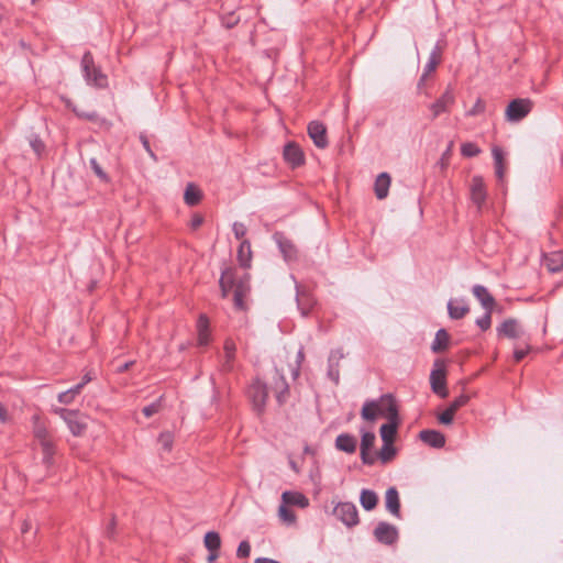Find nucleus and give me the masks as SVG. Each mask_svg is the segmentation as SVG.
Returning a JSON list of instances; mask_svg holds the SVG:
<instances>
[{"label": "nucleus", "mask_w": 563, "mask_h": 563, "mask_svg": "<svg viewBox=\"0 0 563 563\" xmlns=\"http://www.w3.org/2000/svg\"><path fill=\"white\" fill-rule=\"evenodd\" d=\"M249 275L239 276L236 269H225L220 278V287L222 296L227 297L230 290H233L234 306L243 310L245 309L244 298L250 291Z\"/></svg>", "instance_id": "f257e3e1"}, {"label": "nucleus", "mask_w": 563, "mask_h": 563, "mask_svg": "<svg viewBox=\"0 0 563 563\" xmlns=\"http://www.w3.org/2000/svg\"><path fill=\"white\" fill-rule=\"evenodd\" d=\"M33 435L41 448L43 463L46 467H51L54 463V455L56 452L55 443L46 423L38 416L33 417Z\"/></svg>", "instance_id": "f03ea898"}, {"label": "nucleus", "mask_w": 563, "mask_h": 563, "mask_svg": "<svg viewBox=\"0 0 563 563\" xmlns=\"http://www.w3.org/2000/svg\"><path fill=\"white\" fill-rule=\"evenodd\" d=\"M362 417L369 421H374L378 417L395 421L397 419L395 400L390 395H385L378 401L366 402L362 409Z\"/></svg>", "instance_id": "7ed1b4c3"}, {"label": "nucleus", "mask_w": 563, "mask_h": 563, "mask_svg": "<svg viewBox=\"0 0 563 563\" xmlns=\"http://www.w3.org/2000/svg\"><path fill=\"white\" fill-rule=\"evenodd\" d=\"M54 412L58 415L68 426L70 432L75 437H82L87 430V417L78 410H68L64 408H56Z\"/></svg>", "instance_id": "20e7f679"}, {"label": "nucleus", "mask_w": 563, "mask_h": 563, "mask_svg": "<svg viewBox=\"0 0 563 563\" xmlns=\"http://www.w3.org/2000/svg\"><path fill=\"white\" fill-rule=\"evenodd\" d=\"M532 102L529 99H516L506 109V118L510 122H518L529 114Z\"/></svg>", "instance_id": "39448f33"}, {"label": "nucleus", "mask_w": 563, "mask_h": 563, "mask_svg": "<svg viewBox=\"0 0 563 563\" xmlns=\"http://www.w3.org/2000/svg\"><path fill=\"white\" fill-rule=\"evenodd\" d=\"M249 397L254 410L261 413L264 410L267 400L266 386L260 380H255L249 388Z\"/></svg>", "instance_id": "423d86ee"}, {"label": "nucleus", "mask_w": 563, "mask_h": 563, "mask_svg": "<svg viewBox=\"0 0 563 563\" xmlns=\"http://www.w3.org/2000/svg\"><path fill=\"white\" fill-rule=\"evenodd\" d=\"M334 515L347 527L358 523L357 509L352 503H341L334 508Z\"/></svg>", "instance_id": "0eeeda50"}, {"label": "nucleus", "mask_w": 563, "mask_h": 563, "mask_svg": "<svg viewBox=\"0 0 563 563\" xmlns=\"http://www.w3.org/2000/svg\"><path fill=\"white\" fill-rule=\"evenodd\" d=\"M430 383L432 390L442 398L448 396L445 369L442 364L437 363L430 374Z\"/></svg>", "instance_id": "6e6552de"}, {"label": "nucleus", "mask_w": 563, "mask_h": 563, "mask_svg": "<svg viewBox=\"0 0 563 563\" xmlns=\"http://www.w3.org/2000/svg\"><path fill=\"white\" fill-rule=\"evenodd\" d=\"M308 134L317 147L325 148L328 146L327 128L323 123L319 121L310 122Z\"/></svg>", "instance_id": "1a4fd4ad"}, {"label": "nucleus", "mask_w": 563, "mask_h": 563, "mask_svg": "<svg viewBox=\"0 0 563 563\" xmlns=\"http://www.w3.org/2000/svg\"><path fill=\"white\" fill-rule=\"evenodd\" d=\"M470 195L472 201L478 207L482 208L486 200V186L481 176H474L471 180L470 185Z\"/></svg>", "instance_id": "9d476101"}, {"label": "nucleus", "mask_w": 563, "mask_h": 563, "mask_svg": "<svg viewBox=\"0 0 563 563\" xmlns=\"http://www.w3.org/2000/svg\"><path fill=\"white\" fill-rule=\"evenodd\" d=\"M374 536L377 541L385 544H391L397 540L398 531L394 526L386 522H380L375 528Z\"/></svg>", "instance_id": "9b49d317"}, {"label": "nucleus", "mask_w": 563, "mask_h": 563, "mask_svg": "<svg viewBox=\"0 0 563 563\" xmlns=\"http://www.w3.org/2000/svg\"><path fill=\"white\" fill-rule=\"evenodd\" d=\"M284 158L292 167L300 166L305 162V155L299 145L288 143L284 148Z\"/></svg>", "instance_id": "f8f14e48"}, {"label": "nucleus", "mask_w": 563, "mask_h": 563, "mask_svg": "<svg viewBox=\"0 0 563 563\" xmlns=\"http://www.w3.org/2000/svg\"><path fill=\"white\" fill-rule=\"evenodd\" d=\"M375 434L373 432H363L362 441H361V457L364 463L373 464L375 461L374 455L371 453L375 444Z\"/></svg>", "instance_id": "ddd939ff"}, {"label": "nucleus", "mask_w": 563, "mask_h": 563, "mask_svg": "<svg viewBox=\"0 0 563 563\" xmlns=\"http://www.w3.org/2000/svg\"><path fill=\"white\" fill-rule=\"evenodd\" d=\"M498 334L509 339H517L523 334L522 328L516 319L505 320L500 327L497 328Z\"/></svg>", "instance_id": "4468645a"}, {"label": "nucleus", "mask_w": 563, "mask_h": 563, "mask_svg": "<svg viewBox=\"0 0 563 563\" xmlns=\"http://www.w3.org/2000/svg\"><path fill=\"white\" fill-rule=\"evenodd\" d=\"M282 500L285 505L298 506L300 508L309 506V499L299 492H284Z\"/></svg>", "instance_id": "2eb2a0df"}, {"label": "nucleus", "mask_w": 563, "mask_h": 563, "mask_svg": "<svg viewBox=\"0 0 563 563\" xmlns=\"http://www.w3.org/2000/svg\"><path fill=\"white\" fill-rule=\"evenodd\" d=\"M385 505L387 510L394 516H399L400 512V500L399 494L395 487L387 489L385 494Z\"/></svg>", "instance_id": "dca6fc26"}, {"label": "nucleus", "mask_w": 563, "mask_h": 563, "mask_svg": "<svg viewBox=\"0 0 563 563\" xmlns=\"http://www.w3.org/2000/svg\"><path fill=\"white\" fill-rule=\"evenodd\" d=\"M420 439L433 446V448H442L445 443V438L444 435L439 432V431H435V430H423L420 432Z\"/></svg>", "instance_id": "f3484780"}, {"label": "nucleus", "mask_w": 563, "mask_h": 563, "mask_svg": "<svg viewBox=\"0 0 563 563\" xmlns=\"http://www.w3.org/2000/svg\"><path fill=\"white\" fill-rule=\"evenodd\" d=\"M273 390L275 393L277 401L279 404L285 402L289 393V388L284 376L280 375L279 373L276 374V377L274 379Z\"/></svg>", "instance_id": "a211bd4d"}, {"label": "nucleus", "mask_w": 563, "mask_h": 563, "mask_svg": "<svg viewBox=\"0 0 563 563\" xmlns=\"http://www.w3.org/2000/svg\"><path fill=\"white\" fill-rule=\"evenodd\" d=\"M344 358V353L341 349L334 350L329 356V375L338 383L339 382V365Z\"/></svg>", "instance_id": "6ab92c4d"}, {"label": "nucleus", "mask_w": 563, "mask_h": 563, "mask_svg": "<svg viewBox=\"0 0 563 563\" xmlns=\"http://www.w3.org/2000/svg\"><path fill=\"white\" fill-rule=\"evenodd\" d=\"M473 295L478 299L482 303V306L486 310H493V307L495 306V299L493 296L488 292V290L481 285H476L473 287Z\"/></svg>", "instance_id": "aec40b11"}, {"label": "nucleus", "mask_w": 563, "mask_h": 563, "mask_svg": "<svg viewBox=\"0 0 563 563\" xmlns=\"http://www.w3.org/2000/svg\"><path fill=\"white\" fill-rule=\"evenodd\" d=\"M390 181V176L387 173H382L377 176L375 181V195L378 199L387 197Z\"/></svg>", "instance_id": "412c9836"}, {"label": "nucleus", "mask_w": 563, "mask_h": 563, "mask_svg": "<svg viewBox=\"0 0 563 563\" xmlns=\"http://www.w3.org/2000/svg\"><path fill=\"white\" fill-rule=\"evenodd\" d=\"M449 316L452 319H462L470 312L468 306L464 301L450 300L448 303Z\"/></svg>", "instance_id": "4be33fe9"}, {"label": "nucleus", "mask_w": 563, "mask_h": 563, "mask_svg": "<svg viewBox=\"0 0 563 563\" xmlns=\"http://www.w3.org/2000/svg\"><path fill=\"white\" fill-rule=\"evenodd\" d=\"M198 330V344L207 345L210 341L209 320L206 316L201 314L197 322Z\"/></svg>", "instance_id": "5701e85b"}, {"label": "nucleus", "mask_w": 563, "mask_h": 563, "mask_svg": "<svg viewBox=\"0 0 563 563\" xmlns=\"http://www.w3.org/2000/svg\"><path fill=\"white\" fill-rule=\"evenodd\" d=\"M236 346L235 343L228 339L224 343V362L222 368L230 372L233 368V361L235 358Z\"/></svg>", "instance_id": "b1692460"}, {"label": "nucleus", "mask_w": 563, "mask_h": 563, "mask_svg": "<svg viewBox=\"0 0 563 563\" xmlns=\"http://www.w3.org/2000/svg\"><path fill=\"white\" fill-rule=\"evenodd\" d=\"M335 445L340 451L354 453L356 450V439L350 434H340L335 440Z\"/></svg>", "instance_id": "393cba45"}, {"label": "nucleus", "mask_w": 563, "mask_h": 563, "mask_svg": "<svg viewBox=\"0 0 563 563\" xmlns=\"http://www.w3.org/2000/svg\"><path fill=\"white\" fill-rule=\"evenodd\" d=\"M202 198L201 190L194 184H188L185 190L184 200L188 206H196Z\"/></svg>", "instance_id": "a878e982"}, {"label": "nucleus", "mask_w": 563, "mask_h": 563, "mask_svg": "<svg viewBox=\"0 0 563 563\" xmlns=\"http://www.w3.org/2000/svg\"><path fill=\"white\" fill-rule=\"evenodd\" d=\"M544 265L552 273L560 272L563 267V254L555 252L547 255L544 257Z\"/></svg>", "instance_id": "bb28decb"}, {"label": "nucleus", "mask_w": 563, "mask_h": 563, "mask_svg": "<svg viewBox=\"0 0 563 563\" xmlns=\"http://www.w3.org/2000/svg\"><path fill=\"white\" fill-rule=\"evenodd\" d=\"M454 102V97L451 93H445L441 99L434 102L431 106V110L433 112V117L440 115L442 112H445L450 106Z\"/></svg>", "instance_id": "cd10ccee"}, {"label": "nucleus", "mask_w": 563, "mask_h": 563, "mask_svg": "<svg viewBox=\"0 0 563 563\" xmlns=\"http://www.w3.org/2000/svg\"><path fill=\"white\" fill-rule=\"evenodd\" d=\"M360 503L365 510H373L378 503V497L375 492L363 489L361 492Z\"/></svg>", "instance_id": "c85d7f7f"}, {"label": "nucleus", "mask_w": 563, "mask_h": 563, "mask_svg": "<svg viewBox=\"0 0 563 563\" xmlns=\"http://www.w3.org/2000/svg\"><path fill=\"white\" fill-rule=\"evenodd\" d=\"M238 258L240 262V265L243 267H249L252 258V250L251 244L249 241L244 240L241 242L239 251H238Z\"/></svg>", "instance_id": "c756f323"}, {"label": "nucleus", "mask_w": 563, "mask_h": 563, "mask_svg": "<svg viewBox=\"0 0 563 563\" xmlns=\"http://www.w3.org/2000/svg\"><path fill=\"white\" fill-rule=\"evenodd\" d=\"M449 340H450L449 333L445 330L440 329L437 332L434 341L432 343V346H431L432 351L438 353V352L446 350V347L449 345Z\"/></svg>", "instance_id": "7c9ffc66"}, {"label": "nucleus", "mask_w": 563, "mask_h": 563, "mask_svg": "<svg viewBox=\"0 0 563 563\" xmlns=\"http://www.w3.org/2000/svg\"><path fill=\"white\" fill-rule=\"evenodd\" d=\"M441 60H442V47L440 45H437L431 51L423 70H428V71L435 70L437 67L440 66Z\"/></svg>", "instance_id": "2f4dec72"}, {"label": "nucleus", "mask_w": 563, "mask_h": 563, "mask_svg": "<svg viewBox=\"0 0 563 563\" xmlns=\"http://www.w3.org/2000/svg\"><path fill=\"white\" fill-rule=\"evenodd\" d=\"M493 156H494V161H495L496 176L499 179H503V177L505 175V172H506V164H505V161H504V152H503V150L497 147V146H495L493 148Z\"/></svg>", "instance_id": "473e14b6"}, {"label": "nucleus", "mask_w": 563, "mask_h": 563, "mask_svg": "<svg viewBox=\"0 0 563 563\" xmlns=\"http://www.w3.org/2000/svg\"><path fill=\"white\" fill-rule=\"evenodd\" d=\"M84 388V384H78L75 387L60 393L58 395V401L64 405H70L74 402L75 398L81 393Z\"/></svg>", "instance_id": "72a5a7b5"}, {"label": "nucleus", "mask_w": 563, "mask_h": 563, "mask_svg": "<svg viewBox=\"0 0 563 563\" xmlns=\"http://www.w3.org/2000/svg\"><path fill=\"white\" fill-rule=\"evenodd\" d=\"M275 238L279 245L280 252L284 254V257L286 260H291L296 254L292 243L289 240L283 238L280 234H276Z\"/></svg>", "instance_id": "f704fd0d"}, {"label": "nucleus", "mask_w": 563, "mask_h": 563, "mask_svg": "<svg viewBox=\"0 0 563 563\" xmlns=\"http://www.w3.org/2000/svg\"><path fill=\"white\" fill-rule=\"evenodd\" d=\"M397 432V423L395 421H389V423L383 424L380 427V437L384 443H393Z\"/></svg>", "instance_id": "c9c22d12"}, {"label": "nucleus", "mask_w": 563, "mask_h": 563, "mask_svg": "<svg viewBox=\"0 0 563 563\" xmlns=\"http://www.w3.org/2000/svg\"><path fill=\"white\" fill-rule=\"evenodd\" d=\"M203 543L208 551L219 550L221 547V538L218 532L209 531L205 534Z\"/></svg>", "instance_id": "e433bc0d"}, {"label": "nucleus", "mask_w": 563, "mask_h": 563, "mask_svg": "<svg viewBox=\"0 0 563 563\" xmlns=\"http://www.w3.org/2000/svg\"><path fill=\"white\" fill-rule=\"evenodd\" d=\"M86 81L91 86L103 87L107 85V76L104 73H86Z\"/></svg>", "instance_id": "4c0bfd02"}, {"label": "nucleus", "mask_w": 563, "mask_h": 563, "mask_svg": "<svg viewBox=\"0 0 563 563\" xmlns=\"http://www.w3.org/2000/svg\"><path fill=\"white\" fill-rule=\"evenodd\" d=\"M278 516L280 520L287 525H294L296 522V515L294 511L287 508V505L283 503L278 509Z\"/></svg>", "instance_id": "58836bf2"}, {"label": "nucleus", "mask_w": 563, "mask_h": 563, "mask_svg": "<svg viewBox=\"0 0 563 563\" xmlns=\"http://www.w3.org/2000/svg\"><path fill=\"white\" fill-rule=\"evenodd\" d=\"M396 454L395 448L393 446V443H384L379 451V457L382 462L387 463L394 459Z\"/></svg>", "instance_id": "ea45409f"}, {"label": "nucleus", "mask_w": 563, "mask_h": 563, "mask_svg": "<svg viewBox=\"0 0 563 563\" xmlns=\"http://www.w3.org/2000/svg\"><path fill=\"white\" fill-rule=\"evenodd\" d=\"M305 354L302 350H299L295 356L294 362L290 364V372L294 378L299 376L300 365L303 361Z\"/></svg>", "instance_id": "a19ab883"}, {"label": "nucleus", "mask_w": 563, "mask_h": 563, "mask_svg": "<svg viewBox=\"0 0 563 563\" xmlns=\"http://www.w3.org/2000/svg\"><path fill=\"white\" fill-rule=\"evenodd\" d=\"M461 152L466 157H473V156L478 155L481 153V150L478 148V146L475 143L467 142V143L462 144Z\"/></svg>", "instance_id": "79ce46f5"}, {"label": "nucleus", "mask_w": 563, "mask_h": 563, "mask_svg": "<svg viewBox=\"0 0 563 563\" xmlns=\"http://www.w3.org/2000/svg\"><path fill=\"white\" fill-rule=\"evenodd\" d=\"M158 442L166 452H169L174 443V437L169 432H163L158 438Z\"/></svg>", "instance_id": "37998d69"}, {"label": "nucleus", "mask_w": 563, "mask_h": 563, "mask_svg": "<svg viewBox=\"0 0 563 563\" xmlns=\"http://www.w3.org/2000/svg\"><path fill=\"white\" fill-rule=\"evenodd\" d=\"M90 166L97 177H99L103 181H108L107 174L103 172V169L101 168V166L99 165V163L97 162L96 158L90 159Z\"/></svg>", "instance_id": "c03bdc74"}, {"label": "nucleus", "mask_w": 563, "mask_h": 563, "mask_svg": "<svg viewBox=\"0 0 563 563\" xmlns=\"http://www.w3.org/2000/svg\"><path fill=\"white\" fill-rule=\"evenodd\" d=\"M468 399V396L461 395L450 404L449 408L455 413L461 407L467 404Z\"/></svg>", "instance_id": "a18cd8bd"}, {"label": "nucleus", "mask_w": 563, "mask_h": 563, "mask_svg": "<svg viewBox=\"0 0 563 563\" xmlns=\"http://www.w3.org/2000/svg\"><path fill=\"white\" fill-rule=\"evenodd\" d=\"M476 323L484 331L489 329L492 324V310H486L485 316L477 319Z\"/></svg>", "instance_id": "49530a36"}, {"label": "nucleus", "mask_w": 563, "mask_h": 563, "mask_svg": "<svg viewBox=\"0 0 563 563\" xmlns=\"http://www.w3.org/2000/svg\"><path fill=\"white\" fill-rule=\"evenodd\" d=\"M485 109V103L482 99H477V101L475 102V104L472 107V109H470L466 114L467 115H471V117H474V115H478L481 114Z\"/></svg>", "instance_id": "de8ad7c7"}, {"label": "nucleus", "mask_w": 563, "mask_h": 563, "mask_svg": "<svg viewBox=\"0 0 563 563\" xmlns=\"http://www.w3.org/2000/svg\"><path fill=\"white\" fill-rule=\"evenodd\" d=\"M454 412L448 407L446 410H444L440 416H439V421L442 423V424H451L452 421H453V418H454Z\"/></svg>", "instance_id": "09e8293b"}, {"label": "nucleus", "mask_w": 563, "mask_h": 563, "mask_svg": "<svg viewBox=\"0 0 563 563\" xmlns=\"http://www.w3.org/2000/svg\"><path fill=\"white\" fill-rule=\"evenodd\" d=\"M250 552H251L250 543L247 541H242L238 547L236 555L239 558H247L250 555Z\"/></svg>", "instance_id": "8fccbe9b"}, {"label": "nucleus", "mask_w": 563, "mask_h": 563, "mask_svg": "<svg viewBox=\"0 0 563 563\" xmlns=\"http://www.w3.org/2000/svg\"><path fill=\"white\" fill-rule=\"evenodd\" d=\"M233 232H234L235 238L241 240L246 233V228L243 223L236 222L233 224Z\"/></svg>", "instance_id": "3c124183"}, {"label": "nucleus", "mask_w": 563, "mask_h": 563, "mask_svg": "<svg viewBox=\"0 0 563 563\" xmlns=\"http://www.w3.org/2000/svg\"><path fill=\"white\" fill-rule=\"evenodd\" d=\"M92 64H93L92 55L90 53H86L82 56V60H81L82 70H90V67L92 66Z\"/></svg>", "instance_id": "603ef678"}, {"label": "nucleus", "mask_w": 563, "mask_h": 563, "mask_svg": "<svg viewBox=\"0 0 563 563\" xmlns=\"http://www.w3.org/2000/svg\"><path fill=\"white\" fill-rule=\"evenodd\" d=\"M158 410H159V405L155 402V404L144 407L143 413L145 415V417L150 418L154 413H156Z\"/></svg>", "instance_id": "864d4df0"}, {"label": "nucleus", "mask_w": 563, "mask_h": 563, "mask_svg": "<svg viewBox=\"0 0 563 563\" xmlns=\"http://www.w3.org/2000/svg\"><path fill=\"white\" fill-rule=\"evenodd\" d=\"M530 351V346H527V349H516L514 352V358L516 362H520Z\"/></svg>", "instance_id": "5fc2aeb1"}, {"label": "nucleus", "mask_w": 563, "mask_h": 563, "mask_svg": "<svg viewBox=\"0 0 563 563\" xmlns=\"http://www.w3.org/2000/svg\"><path fill=\"white\" fill-rule=\"evenodd\" d=\"M11 421V417L7 410V408L0 402V422L9 423Z\"/></svg>", "instance_id": "6e6d98bb"}, {"label": "nucleus", "mask_w": 563, "mask_h": 563, "mask_svg": "<svg viewBox=\"0 0 563 563\" xmlns=\"http://www.w3.org/2000/svg\"><path fill=\"white\" fill-rule=\"evenodd\" d=\"M203 222V218L200 214H195L190 220V227L196 230L198 229Z\"/></svg>", "instance_id": "4d7b16f0"}, {"label": "nucleus", "mask_w": 563, "mask_h": 563, "mask_svg": "<svg viewBox=\"0 0 563 563\" xmlns=\"http://www.w3.org/2000/svg\"><path fill=\"white\" fill-rule=\"evenodd\" d=\"M31 146L33 147L34 152L38 155L44 148V144L38 139H34L33 141H31Z\"/></svg>", "instance_id": "13d9d810"}, {"label": "nucleus", "mask_w": 563, "mask_h": 563, "mask_svg": "<svg viewBox=\"0 0 563 563\" xmlns=\"http://www.w3.org/2000/svg\"><path fill=\"white\" fill-rule=\"evenodd\" d=\"M451 148H452V144L449 146V148L443 153L442 155V166H446L448 164V161H449V157L451 155Z\"/></svg>", "instance_id": "bf43d9fd"}, {"label": "nucleus", "mask_w": 563, "mask_h": 563, "mask_svg": "<svg viewBox=\"0 0 563 563\" xmlns=\"http://www.w3.org/2000/svg\"><path fill=\"white\" fill-rule=\"evenodd\" d=\"M209 552L210 553H209V555L207 558V561L209 563H213L218 559V556H219V550H213V551H209Z\"/></svg>", "instance_id": "052dcab7"}, {"label": "nucleus", "mask_w": 563, "mask_h": 563, "mask_svg": "<svg viewBox=\"0 0 563 563\" xmlns=\"http://www.w3.org/2000/svg\"><path fill=\"white\" fill-rule=\"evenodd\" d=\"M255 563H280V562L273 560V559H268V558H257L255 560Z\"/></svg>", "instance_id": "680f3d73"}, {"label": "nucleus", "mask_w": 563, "mask_h": 563, "mask_svg": "<svg viewBox=\"0 0 563 563\" xmlns=\"http://www.w3.org/2000/svg\"><path fill=\"white\" fill-rule=\"evenodd\" d=\"M236 23V20H233V16H230L225 22L227 27H232Z\"/></svg>", "instance_id": "e2e57ef3"}, {"label": "nucleus", "mask_w": 563, "mask_h": 563, "mask_svg": "<svg viewBox=\"0 0 563 563\" xmlns=\"http://www.w3.org/2000/svg\"><path fill=\"white\" fill-rule=\"evenodd\" d=\"M91 376L89 374H86L81 380L80 384H84V386L91 380Z\"/></svg>", "instance_id": "0e129e2a"}, {"label": "nucleus", "mask_w": 563, "mask_h": 563, "mask_svg": "<svg viewBox=\"0 0 563 563\" xmlns=\"http://www.w3.org/2000/svg\"><path fill=\"white\" fill-rule=\"evenodd\" d=\"M30 528H31L30 522L25 521L22 526V532H24V533L27 532L30 530Z\"/></svg>", "instance_id": "69168bd1"}, {"label": "nucleus", "mask_w": 563, "mask_h": 563, "mask_svg": "<svg viewBox=\"0 0 563 563\" xmlns=\"http://www.w3.org/2000/svg\"><path fill=\"white\" fill-rule=\"evenodd\" d=\"M132 363H125L118 368L119 372L128 371Z\"/></svg>", "instance_id": "338daca9"}, {"label": "nucleus", "mask_w": 563, "mask_h": 563, "mask_svg": "<svg viewBox=\"0 0 563 563\" xmlns=\"http://www.w3.org/2000/svg\"><path fill=\"white\" fill-rule=\"evenodd\" d=\"M290 467H291L296 473H299V467H298V465L296 464V462L290 461Z\"/></svg>", "instance_id": "774afa93"}]
</instances>
